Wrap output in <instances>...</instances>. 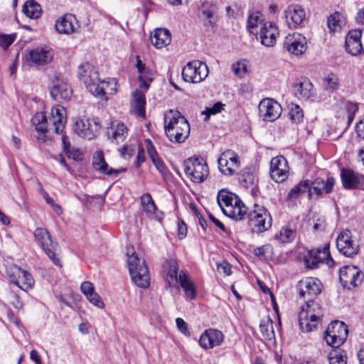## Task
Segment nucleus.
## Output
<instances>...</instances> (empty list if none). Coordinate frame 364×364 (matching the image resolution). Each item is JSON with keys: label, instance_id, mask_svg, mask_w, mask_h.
<instances>
[{"label": "nucleus", "instance_id": "obj_14", "mask_svg": "<svg viewBox=\"0 0 364 364\" xmlns=\"http://www.w3.org/2000/svg\"><path fill=\"white\" fill-rule=\"evenodd\" d=\"M98 124L85 116L77 117L73 124L74 132L80 138L90 140L95 136Z\"/></svg>", "mask_w": 364, "mask_h": 364}, {"label": "nucleus", "instance_id": "obj_50", "mask_svg": "<svg viewBox=\"0 0 364 364\" xmlns=\"http://www.w3.org/2000/svg\"><path fill=\"white\" fill-rule=\"evenodd\" d=\"M316 250H319L318 257L321 263H326L330 267L333 265L334 261L333 260L330 254L328 244H325L322 248H316Z\"/></svg>", "mask_w": 364, "mask_h": 364}, {"label": "nucleus", "instance_id": "obj_44", "mask_svg": "<svg viewBox=\"0 0 364 364\" xmlns=\"http://www.w3.org/2000/svg\"><path fill=\"white\" fill-rule=\"evenodd\" d=\"M344 23L343 16L339 12H335L328 18L327 24L329 29L332 31L341 29Z\"/></svg>", "mask_w": 364, "mask_h": 364}, {"label": "nucleus", "instance_id": "obj_49", "mask_svg": "<svg viewBox=\"0 0 364 364\" xmlns=\"http://www.w3.org/2000/svg\"><path fill=\"white\" fill-rule=\"evenodd\" d=\"M217 11V6L209 1H205L200 9V16L206 19H210Z\"/></svg>", "mask_w": 364, "mask_h": 364}, {"label": "nucleus", "instance_id": "obj_54", "mask_svg": "<svg viewBox=\"0 0 364 364\" xmlns=\"http://www.w3.org/2000/svg\"><path fill=\"white\" fill-rule=\"evenodd\" d=\"M323 85L327 90H336L339 86L338 77L333 73L328 74L324 78Z\"/></svg>", "mask_w": 364, "mask_h": 364}, {"label": "nucleus", "instance_id": "obj_12", "mask_svg": "<svg viewBox=\"0 0 364 364\" xmlns=\"http://www.w3.org/2000/svg\"><path fill=\"white\" fill-rule=\"evenodd\" d=\"M218 162L220 171L225 176L235 174L240 166L237 154L231 149H227L223 151L220 154Z\"/></svg>", "mask_w": 364, "mask_h": 364}, {"label": "nucleus", "instance_id": "obj_15", "mask_svg": "<svg viewBox=\"0 0 364 364\" xmlns=\"http://www.w3.org/2000/svg\"><path fill=\"white\" fill-rule=\"evenodd\" d=\"M258 109L259 116L266 122L275 121L280 117L282 112L280 104L272 98L262 100Z\"/></svg>", "mask_w": 364, "mask_h": 364}, {"label": "nucleus", "instance_id": "obj_61", "mask_svg": "<svg viewBox=\"0 0 364 364\" xmlns=\"http://www.w3.org/2000/svg\"><path fill=\"white\" fill-rule=\"evenodd\" d=\"M224 105L218 102L215 103L211 107H207L205 112L208 115L215 114L220 112L223 109Z\"/></svg>", "mask_w": 364, "mask_h": 364}, {"label": "nucleus", "instance_id": "obj_33", "mask_svg": "<svg viewBox=\"0 0 364 364\" xmlns=\"http://www.w3.org/2000/svg\"><path fill=\"white\" fill-rule=\"evenodd\" d=\"M221 198L225 203L224 208V214L225 215L235 220H241L244 218L245 215L247 214V208L241 200L239 204L232 208L231 205H227L228 198Z\"/></svg>", "mask_w": 364, "mask_h": 364}, {"label": "nucleus", "instance_id": "obj_57", "mask_svg": "<svg viewBox=\"0 0 364 364\" xmlns=\"http://www.w3.org/2000/svg\"><path fill=\"white\" fill-rule=\"evenodd\" d=\"M257 181V177L253 173H250L243 174L240 178L241 185L245 188H250L254 186Z\"/></svg>", "mask_w": 364, "mask_h": 364}, {"label": "nucleus", "instance_id": "obj_8", "mask_svg": "<svg viewBox=\"0 0 364 364\" xmlns=\"http://www.w3.org/2000/svg\"><path fill=\"white\" fill-rule=\"evenodd\" d=\"M348 333V329L344 322L334 321L328 325L324 340L328 346L338 348L346 341Z\"/></svg>", "mask_w": 364, "mask_h": 364}, {"label": "nucleus", "instance_id": "obj_37", "mask_svg": "<svg viewBox=\"0 0 364 364\" xmlns=\"http://www.w3.org/2000/svg\"><path fill=\"white\" fill-rule=\"evenodd\" d=\"M73 17L71 15H65L58 18L55 22V28L60 33L70 34L74 31L73 24Z\"/></svg>", "mask_w": 364, "mask_h": 364}, {"label": "nucleus", "instance_id": "obj_56", "mask_svg": "<svg viewBox=\"0 0 364 364\" xmlns=\"http://www.w3.org/2000/svg\"><path fill=\"white\" fill-rule=\"evenodd\" d=\"M16 38V33L0 34V47L4 50L7 49L14 43Z\"/></svg>", "mask_w": 364, "mask_h": 364}, {"label": "nucleus", "instance_id": "obj_38", "mask_svg": "<svg viewBox=\"0 0 364 364\" xmlns=\"http://www.w3.org/2000/svg\"><path fill=\"white\" fill-rule=\"evenodd\" d=\"M313 85L308 80H304L294 85L296 95L303 100H307L311 95Z\"/></svg>", "mask_w": 364, "mask_h": 364}, {"label": "nucleus", "instance_id": "obj_63", "mask_svg": "<svg viewBox=\"0 0 364 364\" xmlns=\"http://www.w3.org/2000/svg\"><path fill=\"white\" fill-rule=\"evenodd\" d=\"M146 149H147L148 155L152 162L156 161V159H159L158 154H157L156 149H154L152 143L150 141V140L147 141Z\"/></svg>", "mask_w": 364, "mask_h": 364}, {"label": "nucleus", "instance_id": "obj_64", "mask_svg": "<svg viewBox=\"0 0 364 364\" xmlns=\"http://www.w3.org/2000/svg\"><path fill=\"white\" fill-rule=\"evenodd\" d=\"M80 290L85 296L95 291L94 286L90 282H82L80 286Z\"/></svg>", "mask_w": 364, "mask_h": 364}, {"label": "nucleus", "instance_id": "obj_22", "mask_svg": "<svg viewBox=\"0 0 364 364\" xmlns=\"http://www.w3.org/2000/svg\"><path fill=\"white\" fill-rule=\"evenodd\" d=\"M72 93L70 85L63 79L56 78L50 88L51 97L58 102L69 100Z\"/></svg>", "mask_w": 364, "mask_h": 364}, {"label": "nucleus", "instance_id": "obj_60", "mask_svg": "<svg viewBox=\"0 0 364 364\" xmlns=\"http://www.w3.org/2000/svg\"><path fill=\"white\" fill-rule=\"evenodd\" d=\"M176 323L177 328L180 332H181L185 336H190V332L188 328V325L183 318H177L176 319Z\"/></svg>", "mask_w": 364, "mask_h": 364}, {"label": "nucleus", "instance_id": "obj_27", "mask_svg": "<svg viewBox=\"0 0 364 364\" xmlns=\"http://www.w3.org/2000/svg\"><path fill=\"white\" fill-rule=\"evenodd\" d=\"M278 35L277 28L271 22H265L260 27L259 37L261 43L265 46H272L275 43Z\"/></svg>", "mask_w": 364, "mask_h": 364}, {"label": "nucleus", "instance_id": "obj_30", "mask_svg": "<svg viewBox=\"0 0 364 364\" xmlns=\"http://www.w3.org/2000/svg\"><path fill=\"white\" fill-rule=\"evenodd\" d=\"M146 100L144 94L136 90L132 94L131 112L139 117H145Z\"/></svg>", "mask_w": 364, "mask_h": 364}, {"label": "nucleus", "instance_id": "obj_11", "mask_svg": "<svg viewBox=\"0 0 364 364\" xmlns=\"http://www.w3.org/2000/svg\"><path fill=\"white\" fill-rule=\"evenodd\" d=\"M339 279L344 288L351 289L362 284L364 274L358 267L347 265L340 269Z\"/></svg>", "mask_w": 364, "mask_h": 364}, {"label": "nucleus", "instance_id": "obj_46", "mask_svg": "<svg viewBox=\"0 0 364 364\" xmlns=\"http://www.w3.org/2000/svg\"><path fill=\"white\" fill-rule=\"evenodd\" d=\"M318 253H319V250L316 249H312L308 252L304 257V262L307 268L315 269L318 267V264L321 263Z\"/></svg>", "mask_w": 364, "mask_h": 364}, {"label": "nucleus", "instance_id": "obj_28", "mask_svg": "<svg viewBox=\"0 0 364 364\" xmlns=\"http://www.w3.org/2000/svg\"><path fill=\"white\" fill-rule=\"evenodd\" d=\"M341 178L343 186L346 189L356 188L360 184L364 183L363 176L349 168H343L341 170Z\"/></svg>", "mask_w": 364, "mask_h": 364}, {"label": "nucleus", "instance_id": "obj_2", "mask_svg": "<svg viewBox=\"0 0 364 364\" xmlns=\"http://www.w3.org/2000/svg\"><path fill=\"white\" fill-rule=\"evenodd\" d=\"M323 316V309L313 300L306 301L305 306L299 312V324L302 331L310 332L316 329Z\"/></svg>", "mask_w": 364, "mask_h": 364}, {"label": "nucleus", "instance_id": "obj_18", "mask_svg": "<svg viewBox=\"0 0 364 364\" xmlns=\"http://www.w3.org/2000/svg\"><path fill=\"white\" fill-rule=\"evenodd\" d=\"M284 47L290 53L301 55L307 49L306 38L299 33L289 34L284 38Z\"/></svg>", "mask_w": 364, "mask_h": 364}, {"label": "nucleus", "instance_id": "obj_9", "mask_svg": "<svg viewBox=\"0 0 364 364\" xmlns=\"http://www.w3.org/2000/svg\"><path fill=\"white\" fill-rule=\"evenodd\" d=\"M208 65L200 60L188 62L182 70L184 81L190 83H198L204 80L208 75Z\"/></svg>", "mask_w": 364, "mask_h": 364}, {"label": "nucleus", "instance_id": "obj_58", "mask_svg": "<svg viewBox=\"0 0 364 364\" xmlns=\"http://www.w3.org/2000/svg\"><path fill=\"white\" fill-rule=\"evenodd\" d=\"M86 298L89 300V301L94 306H97L100 309H103L105 307V304L101 299L100 295L94 291L86 296Z\"/></svg>", "mask_w": 364, "mask_h": 364}, {"label": "nucleus", "instance_id": "obj_52", "mask_svg": "<svg viewBox=\"0 0 364 364\" xmlns=\"http://www.w3.org/2000/svg\"><path fill=\"white\" fill-rule=\"evenodd\" d=\"M289 115L291 121L296 124L300 123L304 118L303 111L297 105H291L289 109Z\"/></svg>", "mask_w": 364, "mask_h": 364}, {"label": "nucleus", "instance_id": "obj_31", "mask_svg": "<svg viewBox=\"0 0 364 364\" xmlns=\"http://www.w3.org/2000/svg\"><path fill=\"white\" fill-rule=\"evenodd\" d=\"M150 41L156 48H162L171 43V34L166 28H156L150 36Z\"/></svg>", "mask_w": 364, "mask_h": 364}, {"label": "nucleus", "instance_id": "obj_51", "mask_svg": "<svg viewBox=\"0 0 364 364\" xmlns=\"http://www.w3.org/2000/svg\"><path fill=\"white\" fill-rule=\"evenodd\" d=\"M99 82H105V95L102 97H99L100 98L107 100V95H114L117 92V80L115 78H110L107 81L105 80H99Z\"/></svg>", "mask_w": 364, "mask_h": 364}, {"label": "nucleus", "instance_id": "obj_24", "mask_svg": "<svg viewBox=\"0 0 364 364\" xmlns=\"http://www.w3.org/2000/svg\"><path fill=\"white\" fill-rule=\"evenodd\" d=\"M362 31L354 29L348 32L346 38V49L351 55H357L363 52L360 41Z\"/></svg>", "mask_w": 364, "mask_h": 364}, {"label": "nucleus", "instance_id": "obj_4", "mask_svg": "<svg viewBox=\"0 0 364 364\" xmlns=\"http://www.w3.org/2000/svg\"><path fill=\"white\" fill-rule=\"evenodd\" d=\"M129 272L133 282L139 287L147 288L150 284L148 267L144 259L139 258L135 252L127 253Z\"/></svg>", "mask_w": 364, "mask_h": 364}, {"label": "nucleus", "instance_id": "obj_7", "mask_svg": "<svg viewBox=\"0 0 364 364\" xmlns=\"http://www.w3.org/2000/svg\"><path fill=\"white\" fill-rule=\"evenodd\" d=\"M33 236L46 255L57 266L60 267V259L57 257L58 244L52 238L50 232L43 228H37L33 232Z\"/></svg>", "mask_w": 364, "mask_h": 364}, {"label": "nucleus", "instance_id": "obj_62", "mask_svg": "<svg viewBox=\"0 0 364 364\" xmlns=\"http://www.w3.org/2000/svg\"><path fill=\"white\" fill-rule=\"evenodd\" d=\"M218 271L220 273H223L225 275H230L232 274L231 265L227 262H222L217 265Z\"/></svg>", "mask_w": 364, "mask_h": 364}, {"label": "nucleus", "instance_id": "obj_59", "mask_svg": "<svg viewBox=\"0 0 364 364\" xmlns=\"http://www.w3.org/2000/svg\"><path fill=\"white\" fill-rule=\"evenodd\" d=\"M346 109L348 112V123H350L353 120L355 114L358 110V105L351 102H347Z\"/></svg>", "mask_w": 364, "mask_h": 364}, {"label": "nucleus", "instance_id": "obj_39", "mask_svg": "<svg viewBox=\"0 0 364 364\" xmlns=\"http://www.w3.org/2000/svg\"><path fill=\"white\" fill-rule=\"evenodd\" d=\"M221 198H228V200L227 205H231L232 208H234V206H235L237 204H239L240 202V199L235 193L227 191L225 189L220 191L218 193L217 200L223 213L225 203L222 200Z\"/></svg>", "mask_w": 364, "mask_h": 364}, {"label": "nucleus", "instance_id": "obj_26", "mask_svg": "<svg viewBox=\"0 0 364 364\" xmlns=\"http://www.w3.org/2000/svg\"><path fill=\"white\" fill-rule=\"evenodd\" d=\"M136 68L139 73L138 80L140 82L139 87L141 89L147 90L151 82L154 80V72L142 63L139 56H136Z\"/></svg>", "mask_w": 364, "mask_h": 364}, {"label": "nucleus", "instance_id": "obj_5", "mask_svg": "<svg viewBox=\"0 0 364 364\" xmlns=\"http://www.w3.org/2000/svg\"><path fill=\"white\" fill-rule=\"evenodd\" d=\"M249 225L254 233H262L269 230L272 218L269 210L263 205L255 204L253 209L247 213Z\"/></svg>", "mask_w": 364, "mask_h": 364}, {"label": "nucleus", "instance_id": "obj_36", "mask_svg": "<svg viewBox=\"0 0 364 364\" xmlns=\"http://www.w3.org/2000/svg\"><path fill=\"white\" fill-rule=\"evenodd\" d=\"M32 123L38 133V139L43 141L46 140L47 132V118L43 112L36 113L32 118Z\"/></svg>", "mask_w": 364, "mask_h": 364}, {"label": "nucleus", "instance_id": "obj_47", "mask_svg": "<svg viewBox=\"0 0 364 364\" xmlns=\"http://www.w3.org/2000/svg\"><path fill=\"white\" fill-rule=\"evenodd\" d=\"M178 267L175 262L169 263V269L166 274V281L168 287H171L174 282H178Z\"/></svg>", "mask_w": 364, "mask_h": 364}, {"label": "nucleus", "instance_id": "obj_23", "mask_svg": "<svg viewBox=\"0 0 364 364\" xmlns=\"http://www.w3.org/2000/svg\"><path fill=\"white\" fill-rule=\"evenodd\" d=\"M92 164L96 171L107 176H117L126 171L125 168L114 169L109 167L102 151H98L93 155Z\"/></svg>", "mask_w": 364, "mask_h": 364}, {"label": "nucleus", "instance_id": "obj_55", "mask_svg": "<svg viewBox=\"0 0 364 364\" xmlns=\"http://www.w3.org/2000/svg\"><path fill=\"white\" fill-rule=\"evenodd\" d=\"M329 364H346V358L336 350L328 354Z\"/></svg>", "mask_w": 364, "mask_h": 364}, {"label": "nucleus", "instance_id": "obj_41", "mask_svg": "<svg viewBox=\"0 0 364 364\" xmlns=\"http://www.w3.org/2000/svg\"><path fill=\"white\" fill-rule=\"evenodd\" d=\"M264 23L262 14L258 11L252 12L248 17L247 28L250 33L257 35V28L262 26Z\"/></svg>", "mask_w": 364, "mask_h": 364}, {"label": "nucleus", "instance_id": "obj_25", "mask_svg": "<svg viewBox=\"0 0 364 364\" xmlns=\"http://www.w3.org/2000/svg\"><path fill=\"white\" fill-rule=\"evenodd\" d=\"M334 184L335 179L333 177H328L326 181L321 178H316L313 182L309 181V197L311 198L314 193L318 196L323 193H329L332 191Z\"/></svg>", "mask_w": 364, "mask_h": 364}, {"label": "nucleus", "instance_id": "obj_19", "mask_svg": "<svg viewBox=\"0 0 364 364\" xmlns=\"http://www.w3.org/2000/svg\"><path fill=\"white\" fill-rule=\"evenodd\" d=\"M270 176L277 183L284 181L289 173V166L286 159L282 156L272 159L270 161Z\"/></svg>", "mask_w": 364, "mask_h": 364}, {"label": "nucleus", "instance_id": "obj_13", "mask_svg": "<svg viewBox=\"0 0 364 364\" xmlns=\"http://www.w3.org/2000/svg\"><path fill=\"white\" fill-rule=\"evenodd\" d=\"M7 274L11 282L23 291H26L34 284L31 274L16 265L10 266L7 269Z\"/></svg>", "mask_w": 364, "mask_h": 364}, {"label": "nucleus", "instance_id": "obj_16", "mask_svg": "<svg viewBox=\"0 0 364 364\" xmlns=\"http://www.w3.org/2000/svg\"><path fill=\"white\" fill-rule=\"evenodd\" d=\"M286 23L289 28L301 27L306 18L304 9L299 4L289 5L284 11Z\"/></svg>", "mask_w": 364, "mask_h": 364}, {"label": "nucleus", "instance_id": "obj_48", "mask_svg": "<svg viewBox=\"0 0 364 364\" xmlns=\"http://www.w3.org/2000/svg\"><path fill=\"white\" fill-rule=\"evenodd\" d=\"M309 188V180L301 181L299 183H298V185H296V186H294L293 188H291L290 190V191L288 193L287 197L290 199L296 198L301 193L308 191Z\"/></svg>", "mask_w": 364, "mask_h": 364}, {"label": "nucleus", "instance_id": "obj_17", "mask_svg": "<svg viewBox=\"0 0 364 364\" xmlns=\"http://www.w3.org/2000/svg\"><path fill=\"white\" fill-rule=\"evenodd\" d=\"M299 296L305 301L312 300L321 291V283L314 277H307L301 280L298 284Z\"/></svg>", "mask_w": 364, "mask_h": 364}, {"label": "nucleus", "instance_id": "obj_10", "mask_svg": "<svg viewBox=\"0 0 364 364\" xmlns=\"http://www.w3.org/2000/svg\"><path fill=\"white\" fill-rule=\"evenodd\" d=\"M336 247L340 253L353 257L360 251V245L348 229L342 230L336 238Z\"/></svg>", "mask_w": 364, "mask_h": 364}, {"label": "nucleus", "instance_id": "obj_43", "mask_svg": "<svg viewBox=\"0 0 364 364\" xmlns=\"http://www.w3.org/2000/svg\"><path fill=\"white\" fill-rule=\"evenodd\" d=\"M296 236L294 229L288 226L282 227L279 232L274 235V239L281 242H291Z\"/></svg>", "mask_w": 364, "mask_h": 364}, {"label": "nucleus", "instance_id": "obj_45", "mask_svg": "<svg viewBox=\"0 0 364 364\" xmlns=\"http://www.w3.org/2000/svg\"><path fill=\"white\" fill-rule=\"evenodd\" d=\"M247 66L248 62L245 59H242L232 63L231 69L237 77L242 78L249 73Z\"/></svg>", "mask_w": 364, "mask_h": 364}, {"label": "nucleus", "instance_id": "obj_29", "mask_svg": "<svg viewBox=\"0 0 364 364\" xmlns=\"http://www.w3.org/2000/svg\"><path fill=\"white\" fill-rule=\"evenodd\" d=\"M107 135L112 142L119 143L125 140L128 135V129L122 122L114 121L107 129Z\"/></svg>", "mask_w": 364, "mask_h": 364}, {"label": "nucleus", "instance_id": "obj_53", "mask_svg": "<svg viewBox=\"0 0 364 364\" xmlns=\"http://www.w3.org/2000/svg\"><path fill=\"white\" fill-rule=\"evenodd\" d=\"M272 252V247L270 245H264L254 249V255L260 259H266L269 257Z\"/></svg>", "mask_w": 364, "mask_h": 364}, {"label": "nucleus", "instance_id": "obj_1", "mask_svg": "<svg viewBox=\"0 0 364 364\" xmlns=\"http://www.w3.org/2000/svg\"><path fill=\"white\" fill-rule=\"evenodd\" d=\"M164 131L170 141L180 144L188 137L190 125L181 112L170 109L164 117Z\"/></svg>", "mask_w": 364, "mask_h": 364}, {"label": "nucleus", "instance_id": "obj_21", "mask_svg": "<svg viewBox=\"0 0 364 364\" xmlns=\"http://www.w3.org/2000/svg\"><path fill=\"white\" fill-rule=\"evenodd\" d=\"M224 341L223 333L217 329H206L200 336L199 344L204 349L213 348Z\"/></svg>", "mask_w": 364, "mask_h": 364}, {"label": "nucleus", "instance_id": "obj_40", "mask_svg": "<svg viewBox=\"0 0 364 364\" xmlns=\"http://www.w3.org/2000/svg\"><path fill=\"white\" fill-rule=\"evenodd\" d=\"M259 330L264 339L270 341L274 340L273 321L269 316L261 319Z\"/></svg>", "mask_w": 364, "mask_h": 364}, {"label": "nucleus", "instance_id": "obj_42", "mask_svg": "<svg viewBox=\"0 0 364 364\" xmlns=\"http://www.w3.org/2000/svg\"><path fill=\"white\" fill-rule=\"evenodd\" d=\"M23 12L31 18H38L41 15V7L33 0L27 1L23 5Z\"/></svg>", "mask_w": 364, "mask_h": 364}, {"label": "nucleus", "instance_id": "obj_20", "mask_svg": "<svg viewBox=\"0 0 364 364\" xmlns=\"http://www.w3.org/2000/svg\"><path fill=\"white\" fill-rule=\"evenodd\" d=\"M53 50L47 46H40L28 53V60L31 64L44 65L50 63L53 58Z\"/></svg>", "mask_w": 364, "mask_h": 364}, {"label": "nucleus", "instance_id": "obj_35", "mask_svg": "<svg viewBox=\"0 0 364 364\" xmlns=\"http://www.w3.org/2000/svg\"><path fill=\"white\" fill-rule=\"evenodd\" d=\"M178 282L185 292L186 297L191 300L194 299L196 296V289L194 284L186 272L180 271L178 273Z\"/></svg>", "mask_w": 364, "mask_h": 364}, {"label": "nucleus", "instance_id": "obj_32", "mask_svg": "<svg viewBox=\"0 0 364 364\" xmlns=\"http://www.w3.org/2000/svg\"><path fill=\"white\" fill-rule=\"evenodd\" d=\"M141 204L149 218L158 220L161 219L162 213L157 210L154 201L149 193H146L141 196Z\"/></svg>", "mask_w": 364, "mask_h": 364}, {"label": "nucleus", "instance_id": "obj_3", "mask_svg": "<svg viewBox=\"0 0 364 364\" xmlns=\"http://www.w3.org/2000/svg\"><path fill=\"white\" fill-rule=\"evenodd\" d=\"M78 77L92 95L95 97L105 95V82H99V74L93 65L89 63L81 64L78 67Z\"/></svg>", "mask_w": 364, "mask_h": 364}, {"label": "nucleus", "instance_id": "obj_6", "mask_svg": "<svg viewBox=\"0 0 364 364\" xmlns=\"http://www.w3.org/2000/svg\"><path fill=\"white\" fill-rule=\"evenodd\" d=\"M186 176L193 183H202L209 174L205 161L201 157H190L183 162Z\"/></svg>", "mask_w": 364, "mask_h": 364}, {"label": "nucleus", "instance_id": "obj_34", "mask_svg": "<svg viewBox=\"0 0 364 364\" xmlns=\"http://www.w3.org/2000/svg\"><path fill=\"white\" fill-rule=\"evenodd\" d=\"M50 121L54 127L56 134L61 133L66 122L65 110L63 107L53 108L51 110Z\"/></svg>", "mask_w": 364, "mask_h": 364}]
</instances>
